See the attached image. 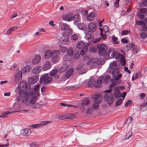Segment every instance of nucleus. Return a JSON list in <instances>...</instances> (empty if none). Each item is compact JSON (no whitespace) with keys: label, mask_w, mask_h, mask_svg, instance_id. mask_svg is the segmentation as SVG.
<instances>
[{"label":"nucleus","mask_w":147,"mask_h":147,"mask_svg":"<svg viewBox=\"0 0 147 147\" xmlns=\"http://www.w3.org/2000/svg\"><path fill=\"white\" fill-rule=\"evenodd\" d=\"M116 63V62L111 63L107 71L110 74H112L114 79L118 80L121 78V75L119 74V69Z\"/></svg>","instance_id":"1"},{"label":"nucleus","mask_w":147,"mask_h":147,"mask_svg":"<svg viewBox=\"0 0 147 147\" xmlns=\"http://www.w3.org/2000/svg\"><path fill=\"white\" fill-rule=\"evenodd\" d=\"M97 47L99 54L106 59L107 57L109 56V50L107 51L108 49L107 46L104 44H98L97 45Z\"/></svg>","instance_id":"2"},{"label":"nucleus","mask_w":147,"mask_h":147,"mask_svg":"<svg viewBox=\"0 0 147 147\" xmlns=\"http://www.w3.org/2000/svg\"><path fill=\"white\" fill-rule=\"evenodd\" d=\"M109 56L107 57L106 59H108L110 58H115L116 59H119L123 55L119 53L117 51H114L113 50L109 49Z\"/></svg>","instance_id":"3"},{"label":"nucleus","mask_w":147,"mask_h":147,"mask_svg":"<svg viewBox=\"0 0 147 147\" xmlns=\"http://www.w3.org/2000/svg\"><path fill=\"white\" fill-rule=\"evenodd\" d=\"M93 98L94 99V102L92 105V108L96 110L99 108L98 104L102 101V96L100 94H96L93 96Z\"/></svg>","instance_id":"4"},{"label":"nucleus","mask_w":147,"mask_h":147,"mask_svg":"<svg viewBox=\"0 0 147 147\" xmlns=\"http://www.w3.org/2000/svg\"><path fill=\"white\" fill-rule=\"evenodd\" d=\"M52 78L48 76L47 74H44L40 78V83L43 82L44 85L50 83L52 80Z\"/></svg>","instance_id":"5"},{"label":"nucleus","mask_w":147,"mask_h":147,"mask_svg":"<svg viewBox=\"0 0 147 147\" xmlns=\"http://www.w3.org/2000/svg\"><path fill=\"white\" fill-rule=\"evenodd\" d=\"M30 88V86L28 84H27L25 82L22 81L20 82L19 84L18 88H16V91H18L21 90L25 89L26 90H28Z\"/></svg>","instance_id":"6"},{"label":"nucleus","mask_w":147,"mask_h":147,"mask_svg":"<svg viewBox=\"0 0 147 147\" xmlns=\"http://www.w3.org/2000/svg\"><path fill=\"white\" fill-rule=\"evenodd\" d=\"M100 64V61L97 58L92 59L88 61L87 63V64L89 65L90 68H95L97 65H99Z\"/></svg>","instance_id":"7"},{"label":"nucleus","mask_w":147,"mask_h":147,"mask_svg":"<svg viewBox=\"0 0 147 147\" xmlns=\"http://www.w3.org/2000/svg\"><path fill=\"white\" fill-rule=\"evenodd\" d=\"M60 53L59 50H55L53 51V54L51 56V61L53 63L57 62L59 59L58 55Z\"/></svg>","instance_id":"8"},{"label":"nucleus","mask_w":147,"mask_h":147,"mask_svg":"<svg viewBox=\"0 0 147 147\" xmlns=\"http://www.w3.org/2000/svg\"><path fill=\"white\" fill-rule=\"evenodd\" d=\"M105 99L108 104H111L113 102L114 100L113 95L110 93H107L105 96Z\"/></svg>","instance_id":"9"},{"label":"nucleus","mask_w":147,"mask_h":147,"mask_svg":"<svg viewBox=\"0 0 147 147\" xmlns=\"http://www.w3.org/2000/svg\"><path fill=\"white\" fill-rule=\"evenodd\" d=\"M62 18L66 21H71L73 18V14L71 12H69L67 14H64L62 16Z\"/></svg>","instance_id":"10"},{"label":"nucleus","mask_w":147,"mask_h":147,"mask_svg":"<svg viewBox=\"0 0 147 147\" xmlns=\"http://www.w3.org/2000/svg\"><path fill=\"white\" fill-rule=\"evenodd\" d=\"M88 28L89 30L91 32H94L97 29L96 25L93 22L90 23L88 26Z\"/></svg>","instance_id":"11"},{"label":"nucleus","mask_w":147,"mask_h":147,"mask_svg":"<svg viewBox=\"0 0 147 147\" xmlns=\"http://www.w3.org/2000/svg\"><path fill=\"white\" fill-rule=\"evenodd\" d=\"M51 66V62L49 61H47L42 66V70L44 71H46L49 69Z\"/></svg>","instance_id":"12"},{"label":"nucleus","mask_w":147,"mask_h":147,"mask_svg":"<svg viewBox=\"0 0 147 147\" xmlns=\"http://www.w3.org/2000/svg\"><path fill=\"white\" fill-rule=\"evenodd\" d=\"M104 77L101 76L98 78L96 81V84H95V87L96 88H99L102 86V81L103 80Z\"/></svg>","instance_id":"13"},{"label":"nucleus","mask_w":147,"mask_h":147,"mask_svg":"<svg viewBox=\"0 0 147 147\" xmlns=\"http://www.w3.org/2000/svg\"><path fill=\"white\" fill-rule=\"evenodd\" d=\"M17 92H18L20 96L23 97V98L29 96V94L28 92L24 90H21Z\"/></svg>","instance_id":"14"},{"label":"nucleus","mask_w":147,"mask_h":147,"mask_svg":"<svg viewBox=\"0 0 147 147\" xmlns=\"http://www.w3.org/2000/svg\"><path fill=\"white\" fill-rule=\"evenodd\" d=\"M53 54V52L50 50L46 51L44 53V56L45 59H49Z\"/></svg>","instance_id":"15"},{"label":"nucleus","mask_w":147,"mask_h":147,"mask_svg":"<svg viewBox=\"0 0 147 147\" xmlns=\"http://www.w3.org/2000/svg\"><path fill=\"white\" fill-rule=\"evenodd\" d=\"M41 59V57L39 55H36L34 57V59L32 60V63L33 64H36L40 61Z\"/></svg>","instance_id":"16"},{"label":"nucleus","mask_w":147,"mask_h":147,"mask_svg":"<svg viewBox=\"0 0 147 147\" xmlns=\"http://www.w3.org/2000/svg\"><path fill=\"white\" fill-rule=\"evenodd\" d=\"M22 72H21L20 71L17 72L15 76V82H17L21 80L22 77Z\"/></svg>","instance_id":"17"},{"label":"nucleus","mask_w":147,"mask_h":147,"mask_svg":"<svg viewBox=\"0 0 147 147\" xmlns=\"http://www.w3.org/2000/svg\"><path fill=\"white\" fill-rule=\"evenodd\" d=\"M119 88L118 86H116L115 88V96L116 98H118L121 96L119 90Z\"/></svg>","instance_id":"18"},{"label":"nucleus","mask_w":147,"mask_h":147,"mask_svg":"<svg viewBox=\"0 0 147 147\" xmlns=\"http://www.w3.org/2000/svg\"><path fill=\"white\" fill-rule=\"evenodd\" d=\"M21 102L24 103L28 106L30 107V100L28 97L23 98Z\"/></svg>","instance_id":"19"},{"label":"nucleus","mask_w":147,"mask_h":147,"mask_svg":"<svg viewBox=\"0 0 147 147\" xmlns=\"http://www.w3.org/2000/svg\"><path fill=\"white\" fill-rule=\"evenodd\" d=\"M95 14L93 12L90 13L87 16V20L89 21H92L95 17Z\"/></svg>","instance_id":"20"},{"label":"nucleus","mask_w":147,"mask_h":147,"mask_svg":"<svg viewBox=\"0 0 147 147\" xmlns=\"http://www.w3.org/2000/svg\"><path fill=\"white\" fill-rule=\"evenodd\" d=\"M31 69V67L28 65L24 67L22 69V74H24L26 72L29 71Z\"/></svg>","instance_id":"21"},{"label":"nucleus","mask_w":147,"mask_h":147,"mask_svg":"<svg viewBox=\"0 0 147 147\" xmlns=\"http://www.w3.org/2000/svg\"><path fill=\"white\" fill-rule=\"evenodd\" d=\"M41 71L40 67L37 66L34 68L32 70V73L34 74H38Z\"/></svg>","instance_id":"22"},{"label":"nucleus","mask_w":147,"mask_h":147,"mask_svg":"<svg viewBox=\"0 0 147 147\" xmlns=\"http://www.w3.org/2000/svg\"><path fill=\"white\" fill-rule=\"evenodd\" d=\"M77 27L80 30H84L87 28V26L84 24L82 23H78Z\"/></svg>","instance_id":"23"},{"label":"nucleus","mask_w":147,"mask_h":147,"mask_svg":"<svg viewBox=\"0 0 147 147\" xmlns=\"http://www.w3.org/2000/svg\"><path fill=\"white\" fill-rule=\"evenodd\" d=\"M85 46V43L83 41L78 42L76 45V47L78 49H82Z\"/></svg>","instance_id":"24"},{"label":"nucleus","mask_w":147,"mask_h":147,"mask_svg":"<svg viewBox=\"0 0 147 147\" xmlns=\"http://www.w3.org/2000/svg\"><path fill=\"white\" fill-rule=\"evenodd\" d=\"M95 81L93 79L89 80L88 82V85L89 87H91L95 85Z\"/></svg>","instance_id":"25"},{"label":"nucleus","mask_w":147,"mask_h":147,"mask_svg":"<svg viewBox=\"0 0 147 147\" xmlns=\"http://www.w3.org/2000/svg\"><path fill=\"white\" fill-rule=\"evenodd\" d=\"M90 44L88 43L86 44V46H85L83 49H82L81 51L80 52V54L81 55H83L87 51L88 49V46Z\"/></svg>","instance_id":"26"},{"label":"nucleus","mask_w":147,"mask_h":147,"mask_svg":"<svg viewBox=\"0 0 147 147\" xmlns=\"http://www.w3.org/2000/svg\"><path fill=\"white\" fill-rule=\"evenodd\" d=\"M38 79V78L36 76H34L29 78V80L30 81V83L32 84L36 83Z\"/></svg>","instance_id":"27"},{"label":"nucleus","mask_w":147,"mask_h":147,"mask_svg":"<svg viewBox=\"0 0 147 147\" xmlns=\"http://www.w3.org/2000/svg\"><path fill=\"white\" fill-rule=\"evenodd\" d=\"M73 71V69L71 68L67 72L65 75V77L67 78H69L72 75Z\"/></svg>","instance_id":"28"},{"label":"nucleus","mask_w":147,"mask_h":147,"mask_svg":"<svg viewBox=\"0 0 147 147\" xmlns=\"http://www.w3.org/2000/svg\"><path fill=\"white\" fill-rule=\"evenodd\" d=\"M90 100L87 98H84L82 101V106H86L90 103Z\"/></svg>","instance_id":"29"},{"label":"nucleus","mask_w":147,"mask_h":147,"mask_svg":"<svg viewBox=\"0 0 147 147\" xmlns=\"http://www.w3.org/2000/svg\"><path fill=\"white\" fill-rule=\"evenodd\" d=\"M69 26L66 24H63L61 26V29L62 30L69 29L71 30L69 28Z\"/></svg>","instance_id":"30"},{"label":"nucleus","mask_w":147,"mask_h":147,"mask_svg":"<svg viewBox=\"0 0 147 147\" xmlns=\"http://www.w3.org/2000/svg\"><path fill=\"white\" fill-rule=\"evenodd\" d=\"M39 85H36L34 88V91L35 92L36 94L38 96L39 95Z\"/></svg>","instance_id":"31"},{"label":"nucleus","mask_w":147,"mask_h":147,"mask_svg":"<svg viewBox=\"0 0 147 147\" xmlns=\"http://www.w3.org/2000/svg\"><path fill=\"white\" fill-rule=\"evenodd\" d=\"M37 100L36 96L35 95L32 96L30 100V105H33L35 103Z\"/></svg>","instance_id":"32"},{"label":"nucleus","mask_w":147,"mask_h":147,"mask_svg":"<svg viewBox=\"0 0 147 147\" xmlns=\"http://www.w3.org/2000/svg\"><path fill=\"white\" fill-rule=\"evenodd\" d=\"M67 62H64L63 66L61 69L62 71H64L68 68V65Z\"/></svg>","instance_id":"33"},{"label":"nucleus","mask_w":147,"mask_h":147,"mask_svg":"<svg viewBox=\"0 0 147 147\" xmlns=\"http://www.w3.org/2000/svg\"><path fill=\"white\" fill-rule=\"evenodd\" d=\"M18 27L16 26H14L12 27L7 31L6 34L8 35L10 34L15 29H16Z\"/></svg>","instance_id":"34"},{"label":"nucleus","mask_w":147,"mask_h":147,"mask_svg":"<svg viewBox=\"0 0 147 147\" xmlns=\"http://www.w3.org/2000/svg\"><path fill=\"white\" fill-rule=\"evenodd\" d=\"M71 56L67 55H65L64 56L63 59L64 62H68L71 59Z\"/></svg>","instance_id":"35"},{"label":"nucleus","mask_w":147,"mask_h":147,"mask_svg":"<svg viewBox=\"0 0 147 147\" xmlns=\"http://www.w3.org/2000/svg\"><path fill=\"white\" fill-rule=\"evenodd\" d=\"M69 41V40L68 38L63 39V38H61L59 40V42H60L65 45L67 44Z\"/></svg>","instance_id":"36"},{"label":"nucleus","mask_w":147,"mask_h":147,"mask_svg":"<svg viewBox=\"0 0 147 147\" xmlns=\"http://www.w3.org/2000/svg\"><path fill=\"white\" fill-rule=\"evenodd\" d=\"M31 132L30 129H25L23 130V135L26 136L29 135Z\"/></svg>","instance_id":"37"},{"label":"nucleus","mask_w":147,"mask_h":147,"mask_svg":"<svg viewBox=\"0 0 147 147\" xmlns=\"http://www.w3.org/2000/svg\"><path fill=\"white\" fill-rule=\"evenodd\" d=\"M140 109L143 111L147 110V103L146 102L142 104L141 106Z\"/></svg>","instance_id":"38"},{"label":"nucleus","mask_w":147,"mask_h":147,"mask_svg":"<svg viewBox=\"0 0 147 147\" xmlns=\"http://www.w3.org/2000/svg\"><path fill=\"white\" fill-rule=\"evenodd\" d=\"M121 61V64L123 66L125 65V57L123 55L122 56V57L119 60Z\"/></svg>","instance_id":"39"},{"label":"nucleus","mask_w":147,"mask_h":147,"mask_svg":"<svg viewBox=\"0 0 147 147\" xmlns=\"http://www.w3.org/2000/svg\"><path fill=\"white\" fill-rule=\"evenodd\" d=\"M10 112L9 111H6L3 113L1 115H0V118H5L10 113Z\"/></svg>","instance_id":"40"},{"label":"nucleus","mask_w":147,"mask_h":147,"mask_svg":"<svg viewBox=\"0 0 147 147\" xmlns=\"http://www.w3.org/2000/svg\"><path fill=\"white\" fill-rule=\"evenodd\" d=\"M75 117L74 115L71 113H68L66 114V119H73Z\"/></svg>","instance_id":"41"},{"label":"nucleus","mask_w":147,"mask_h":147,"mask_svg":"<svg viewBox=\"0 0 147 147\" xmlns=\"http://www.w3.org/2000/svg\"><path fill=\"white\" fill-rule=\"evenodd\" d=\"M110 77L109 75H106L105 78L104 77L103 82L104 83L107 84L108 81L110 80Z\"/></svg>","instance_id":"42"},{"label":"nucleus","mask_w":147,"mask_h":147,"mask_svg":"<svg viewBox=\"0 0 147 147\" xmlns=\"http://www.w3.org/2000/svg\"><path fill=\"white\" fill-rule=\"evenodd\" d=\"M50 123V121H41L39 124L40 126H43Z\"/></svg>","instance_id":"43"},{"label":"nucleus","mask_w":147,"mask_h":147,"mask_svg":"<svg viewBox=\"0 0 147 147\" xmlns=\"http://www.w3.org/2000/svg\"><path fill=\"white\" fill-rule=\"evenodd\" d=\"M123 101V100L121 99H119L117 100L115 104V105L116 106H118L120 105Z\"/></svg>","instance_id":"44"},{"label":"nucleus","mask_w":147,"mask_h":147,"mask_svg":"<svg viewBox=\"0 0 147 147\" xmlns=\"http://www.w3.org/2000/svg\"><path fill=\"white\" fill-rule=\"evenodd\" d=\"M133 46V44H128L126 46H125L124 48L125 49H126L127 51H128L130 50Z\"/></svg>","instance_id":"45"},{"label":"nucleus","mask_w":147,"mask_h":147,"mask_svg":"<svg viewBox=\"0 0 147 147\" xmlns=\"http://www.w3.org/2000/svg\"><path fill=\"white\" fill-rule=\"evenodd\" d=\"M140 12L142 13L147 15V8H142L140 9Z\"/></svg>","instance_id":"46"},{"label":"nucleus","mask_w":147,"mask_h":147,"mask_svg":"<svg viewBox=\"0 0 147 147\" xmlns=\"http://www.w3.org/2000/svg\"><path fill=\"white\" fill-rule=\"evenodd\" d=\"M112 41L115 44H119V42L117 41L118 38L117 37L115 36H113L112 38Z\"/></svg>","instance_id":"47"},{"label":"nucleus","mask_w":147,"mask_h":147,"mask_svg":"<svg viewBox=\"0 0 147 147\" xmlns=\"http://www.w3.org/2000/svg\"><path fill=\"white\" fill-rule=\"evenodd\" d=\"M74 52L71 48H69L67 50V54L72 56Z\"/></svg>","instance_id":"48"},{"label":"nucleus","mask_w":147,"mask_h":147,"mask_svg":"<svg viewBox=\"0 0 147 147\" xmlns=\"http://www.w3.org/2000/svg\"><path fill=\"white\" fill-rule=\"evenodd\" d=\"M57 71V69H53L50 71V74L51 76H53L55 75Z\"/></svg>","instance_id":"49"},{"label":"nucleus","mask_w":147,"mask_h":147,"mask_svg":"<svg viewBox=\"0 0 147 147\" xmlns=\"http://www.w3.org/2000/svg\"><path fill=\"white\" fill-rule=\"evenodd\" d=\"M140 36L142 38L144 39L147 37V34L144 32H142L140 33Z\"/></svg>","instance_id":"50"},{"label":"nucleus","mask_w":147,"mask_h":147,"mask_svg":"<svg viewBox=\"0 0 147 147\" xmlns=\"http://www.w3.org/2000/svg\"><path fill=\"white\" fill-rule=\"evenodd\" d=\"M131 31L129 30H124L121 32L122 35H126L131 33Z\"/></svg>","instance_id":"51"},{"label":"nucleus","mask_w":147,"mask_h":147,"mask_svg":"<svg viewBox=\"0 0 147 147\" xmlns=\"http://www.w3.org/2000/svg\"><path fill=\"white\" fill-rule=\"evenodd\" d=\"M145 23L143 20H137L136 22V25H138L140 26H142L143 24H144Z\"/></svg>","instance_id":"52"},{"label":"nucleus","mask_w":147,"mask_h":147,"mask_svg":"<svg viewBox=\"0 0 147 147\" xmlns=\"http://www.w3.org/2000/svg\"><path fill=\"white\" fill-rule=\"evenodd\" d=\"M132 133L131 132L129 131L128 132L126 135L125 138L126 139H129L131 136Z\"/></svg>","instance_id":"53"},{"label":"nucleus","mask_w":147,"mask_h":147,"mask_svg":"<svg viewBox=\"0 0 147 147\" xmlns=\"http://www.w3.org/2000/svg\"><path fill=\"white\" fill-rule=\"evenodd\" d=\"M92 37V36L91 35V34L89 32H88L86 34L85 37L88 40L91 38Z\"/></svg>","instance_id":"54"},{"label":"nucleus","mask_w":147,"mask_h":147,"mask_svg":"<svg viewBox=\"0 0 147 147\" xmlns=\"http://www.w3.org/2000/svg\"><path fill=\"white\" fill-rule=\"evenodd\" d=\"M78 36L77 35L74 34H73L71 37V39L74 40H76L78 38Z\"/></svg>","instance_id":"55"},{"label":"nucleus","mask_w":147,"mask_h":147,"mask_svg":"<svg viewBox=\"0 0 147 147\" xmlns=\"http://www.w3.org/2000/svg\"><path fill=\"white\" fill-rule=\"evenodd\" d=\"M60 48L62 52H63L65 53L67 51V48L65 46H62L61 45H60Z\"/></svg>","instance_id":"56"},{"label":"nucleus","mask_w":147,"mask_h":147,"mask_svg":"<svg viewBox=\"0 0 147 147\" xmlns=\"http://www.w3.org/2000/svg\"><path fill=\"white\" fill-rule=\"evenodd\" d=\"M137 16L141 20L144 19V16L142 13H139L137 14Z\"/></svg>","instance_id":"57"},{"label":"nucleus","mask_w":147,"mask_h":147,"mask_svg":"<svg viewBox=\"0 0 147 147\" xmlns=\"http://www.w3.org/2000/svg\"><path fill=\"white\" fill-rule=\"evenodd\" d=\"M132 102V101L130 100H128L125 104V106L126 107H128L129 105H130L131 104Z\"/></svg>","instance_id":"58"},{"label":"nucleus","mask_w":147,"mask_h":147,"mask_svg":"<svg viewBox=\"0 0 147 147\" xmlns=\"http://www.w3.org/2000/svg\"><path fill=\"white\" fill-rule=\"evenodd\" d=\"M40 107V105L38 103H37L32 108V109H39Z\"/></svg>","instance_id":"59"},{"label":"nucleus","mask_w":147,"mask_h":147,"mask_svg":"<svg viewBox=\"0 0 147 147\" xmlns=\"http://www.w3.org/2000/svg\"><path fill=\"white\" fill-rule=\"evenodd\" d=\"M120 0H116L114 3V5L115 7L118 8L119 7V2Z\"/></svg>","instance_id":"60"},{"label":"nucleus","mask_w":147,"mask_h":147,"mask_svg":"<svg viewBox=\"0 0 147 147\" xmlns=\"http://www.w3.org/2000/svg\"><path fill=\"white\" fill-rule=\"evenodd\" d=\"M60 105H61L62 106H63L64 107H71L73 106L72 105H68V104H66L63 102L61 103Z\"/></svg>","instance_id":"61"},{"label":"nucleus","mask_w":147,"mask_h":147,"mask_svg":"<svg viewBox=\"0 0 147 147\" xmlns=\"http://www.w3.org/2000/svg\"><path fill=\"white\" fill-rule=\"evenodd\" d=\"M58 118L61 120L64 119H66V114L63 115H62L58 117Z\"/></svg>","instance_id":"62"},{"label":"nucleus","mask_w":147,"mask_h":147,"mask_svg":"<svg viewBox=\"0 0 147 147\" xmlns=\"http://www.w3.org/2000/svg\"><path fill=\"white\" fill-rule=\"evenodd\" d=\"M79 53H76L74 54L73 57L75 59H77L79 57Z\"/></svg>","instance_id":"63"},{"label":"nucleus","mask_w":147,"mask_h":147,"mask_svg":"<svg viewBox=\"0 0 147 147\" xmlns=\"http://www.w3.org/2000/svg\"><path fill=\"white\" fill-rule=\"evenodd\" d=\"M92 109L91 108L88 109L86 111V113L87 114H90L92 112Z\"/></svg>","instance_id":"64"}]
</instances>
